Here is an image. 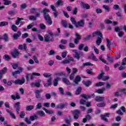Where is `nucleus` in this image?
Returning <instances> with one entry per match:
<instances>
[{"mask_svg":"<svg viewBox=\"0 0 126 126\" xmlns=\"http://www.w3.org/2000/svg\"><path fill=\"white\" fill-rule=\"evenodd\" d=\"M43 17L46 22V24L48 25H52L53 24V22L52 21V19H51V17L49 15V14L47 12H50V10L49 9H44L43 10Z\"/></svg>","mask_w":126,"mask_h":126,"instance_id":"nucleus-1","label":"nucleus"},{"mask_svg":"<svg viewBox=\"0 0 126 126\" xmlns=\"http://www.w3.org/2000/svg\"><path fill=\"white\" fill-rule=\"evenodd\" d=\"M95 35L98 36L96 40V44L97 46H100V44L102 43V40H103V34H102V32L99 31H96L93 32L92 37H95Z\"/></svg>","mask_w":126,"mask_h":126,"instance_id":"nucleus-2","label":"nucleus"},{"mask_svg":"<svg viewBox=\"0 0 126 126\" xmlns=\"http://www.w3.org/2000/svg\"><path fill=\"white\" fill-rule=\"evenodd\" d=\"M48 34L44 35V41L45 42H54V33L51 31L47 32Z\"/></svg>","mask_w":126,"mask_h":126,"instance_id":"nucleus-3","label":"nucleus"},{"mask_svg":"<svg viewBox=\"0 0 126 126\" xmlns=\"http://www.w3.org/2000/svg\"><path fill=\"white\" fill-rule=\"evenodd\" d=\"M73 53H74V57L75 59H76L78 60V61H79L80 60V58L81 57H83V52L81 51H78L77 50H72Z\"/></svg>","mask_w":126,"mask_h":126,"instance_id":"nucleus-4","label":"nucleus"},{"mask_svg":"<svg viewBox=\"0 0 126 126\" xmlns=\"http://www.w3.org/2000/svg\"><path fill=\"white\" fill-rule=\"evenodd\" d=\"M81 114V111L79 110H75L73 112V116L75 120H78L79 115Z\"/></svg>","mask_w":126,"mask_h":126,"instance_id":"nucleus-5","label":"nucleus"},{"mask_svg":"<svg viewBox=\"0 0 126 126\" xmlns=\"http://www.w3.org/2000/svg\"><path fill=\"white\" fill-rule=\"evenodd\" d=\"M13 83L15 84H19L20 85H22L25 83V78L24 77L22 78L21 80H16L15 81H12Z\"/></svg>","mask_w":126,"mask_h":126,"instance_id":"nucleus-6","label":"nucleus"},{"mask_svg":"<svg viewBox=\"0 0 126 126\" xmlns=\"http://www.w3.org/2000/svg\"><path fill=\"white\" fill-rule=\"evenodd\" d=\"M11 54L14 59H16V58H17V57L21 55L20 52H19L17 49H14V50L11 53Z\"/></svg>","mask_w":126,"mask_h":126,"instance_id":"nucleus-7","label":"nucleus"},{"mask_svg":"<svg viewBox=\"0 0 126 126\" xmlns=\"http://www.w3.org/2000/svg\"><path fill=\"white\" fill-rule=\"evenodd\" d=\"M75 36H76V38L74 40V42L76 44H77L79 42V40H81L82 36H81V35L78 34L77 32L75 33Z\"/></svg>","mask_w":126,"mask_h":126,"instance_id":"nucleus-8","label":"nucleus"},{"mask_svg":"<svg viewBox=\"0 0 126 126\" xmlns=\"http://www.w3.org/2000/svg\"><path fill=\"white\" fill-rule=\"evenodd\" d=\"M24 70V68H23V67H19L18 70L14 72H13L12 73V74L13 76H14V75H16V74H20V73H22V72H23Z\"/></svg>","mask_w":126,"mask_h":126,"instance_id":"nucleus-9","label":"nucleus"},{"mask_svg":"<svg viewBox=\"0 0 126 126\" xmlns=\"http://www.w3.org/2000/svg\"><path fill=\"white\" fill-rule=\"evenodd\" d=\"M14 108L16 109V112L18 115L19 114V111H20V102H17L14 104Z\"/></svg>","mask_w":126,"mask_h":126,"instance_id":"nucleus-10","label":"nucleus"},{"mask_svg":"<svg viewBox=\"0 0 126 126\" xmlns=\"http://www.w3.org/2000/svg\"><path fill=\"white\" fill-rule=\"evenodd\" d=\"M84 24H85L84 20H81L76 23L75 27H76V28H79V27H84Z\"/></svg>","mask_w":126,"mask_h":126,"instance_id":"nucleus-11","label":"nucleus"},{"mask_svg":"<svg viewBox=\"0 0 126 126\" xmlns=\"http://www.w3.org/2000/svg\"><path fill=\"white\" fill-rule=\"evenodd\" d=\"M35 94V97L38 100H41L42 97H41V94L40 93H42V90H35L34 91Z\"/></svg>","mask_w":126,"mask_h":126,"instance_id":"nucleus-12","label":"nucleus"},{"mask_svg":"<svg viewBox=\"0 0 126 126\" xmlns=\"http://www.w3.org/2000/svg\"><path fill=\"white\" fill-rule=\"evenodd\" d=\"M7 71V68L4 67L1 70H0V79H1L2 78V75L3 74H5Z\"/></svg>","mask_w":126,"mask_h":126,"instance_id":"nucleus-13","label":"nucleus"},{"mask_svg":"<svg viewBox=\"0 0 126 126\" xmlns=\"http://www.w3.org/2000/svg\"><path fill=\"white\" fill-rule=\"evenodd\" d=\"M109 116H110V113H106L104 114V115H101V117L102 120H103V121H105V122H108V119H107L106 117L109 118Z\"/></svg>","mask_w":126,"mask_h":126,"instance_id":"nucleus-14","label":"nucleus"},{"mask_svg":"<svg viewBox=\"0 0 126 126\" xmlns=\"http://www.w3.org/2000/svg\"><path fill=\"white\" fill-rule=\"evenodd\" d=\"M20 36H21V32L19 31L17 33L14 34L13 38L14 40H17V39H18Z\"/></svg>","mask_w":126,"mask_h":126,"instance_id":"nucleus-15","label":"nucleus"},{"mask_svg":"<svg viewBox=\"0 0 126 126\" xmlns=\"http://www.w3.org/2000/svg\"><path fill=\"white\" fill-rule=\"evenodd\" d=\"M65 106H67V103H60L56 106V109H63Z\"/></svg>","mask_w":126,"mask_h":126,"instance_id":"nucleus-16","label":"nucleus"},{"mask_svg":"<svg viewBox=\"0 0 126 126\" xmlns=\"http://www.w3.org/2000/svg\"><path fill=\"white\" fill-rule=\"evenodd\" d=\"M81 81V78L80 76L78 75L76 77L75 79L73 80L74 83L75 84H78V82H80Z\"/></svg>","mask_w":126,"mask_h":126,"instance_id":"nucleus-17","label":"nucleus"},{"mask_svg":"<svg viewBox=\"0 0 126 126\" xmlns=\"http://www.w3.org/2000/svg\"><path fill=\"white\" fill-rule=\"evenodd\" d=\"M105 99V97H101V96H96L95 98V100L97 102H103Z\"/></svg>","mask_w":126,"mask_h":126,"instance_id":"nucleus-18","label":"nucleus"},{"mask_svg":"<svg viewBox=\"0 0 126 126\" xmlns=\"http://www.w3.org/2000/svg\"><path fill=\"white\" fill-rule=\"evenodd\" d=\"M19 50H26L27 49V45L26 44L24 43L23 45H19L18 46Z\"/></svg>","mask_w":126,"mask_h":126,"instance_id":"nucleus-19","label":"nucleus"},{"mask_svg":"<svg viewBox=\"0 0 126 126\" xmlns=\"http://www.w3.org/2000/svg\"><path fill=\"white\" fill-rule=\"evenodd\" d=\"M34 108H35V106L34 105H27L26 107V110L30 112V111H32Z\"/></svg>","mask_w":126,"mask_h":126,"instance_id":"nucleus-20","label":"nucleus"},{"mask_svg":"<svg viewBox=\"0 0 126 126\" xmlns=\"http://www.w3.org/2000/svg\"><path fill=\"white\" fill-rule=\"evenodd\" d=\"M63 0H58L57 2H56V6L57 7H59V6L60 5H61V6H63Z\"/></svg>","mask_w":126,"mask_h":126,"instance_id":"nucleus-21","label":"nucleus"},{"mask_svg":"<svg viewBox=\"0 0 126 126\" xmlns=\"http://www.w3.org/2000/svg\"><path fill=\"white\" fill-rule=\"evenodd\" d=\"M31 86H32V87H37V88H39V87L41 86V84H40V83L37 82L32 83L31 84Z\"/></svg>","mask_w":126,"mask_h":126,"instance_id":"nucleus-22","label":"nucleus"},{"mask_svg":"<svg viewBox=\"0 0 126 126\" xmlns=\"http://www.w3.org/2000/svg\"><path fill=\"white\" fill-rule=\"evenodd\" d=\"M84 85L86 86V87H89L91 84H92V82L90 80L84 81L83 82Z\"/></svg>","mask_w":126,"mask_h":126,"instance_id":"nucleus-23","label":"nucleus"},{"mask_svg":"<svg viewBox=\"0 0 126 126\" xmlns=\"http://www.w3.org/2000/svg\"><path fill=\"white\" fill-rule=\"evenodd\" d=\"M92 96H95V94H91L90 95H87L86 94H81V96L83 97V98H84L85 99H89V98H91V97H92Z\"/></svg>","mask_w":126,"mask_h":126,"instance_id":"nucleus-24","label":"nucleus"},{"mask_svg":"<svg viewBox=\"0 0 126 126\" xmlns=\"http://www.w3.org/2000/svg\"><path fill=\"white\" fill-rule=\"evenodd\" d=\"M63 82H64V83H65V84H66L67 85H70V84H71L69 80H68V79H67V78H63Z\"/></svg>","mask_w":126,"mask_h":126,"instance_id":"nucleus-25","label":"nucleus"},{"mask_svg":"<svg viewBox=\"0 0 126 126\" xmlns=\"http://www.w3.org/2000/svg\"><path fill=\"white\" fill-rule=\"evenodd\" d=\"M105 90H106V89L105 88H102V89L97 90L96 92V93H98V94H103Z\"/></svg>","mask_w":126,"mask_h":126,"instance_id":"nucleus-26","label":"nucleus"},{"mask_svg":"<svg viewBox=\"0 0 126 126\" xmlns=\"http://www.w3.org/2000/svg\"><path fill=\"white\" fill-rule=\"evenodd\" d=\"M106 42L107 43V48H108L109 50L111 51V45H112V43H111V40L108 38H106Z\"/></svg>","mask_w":126,"mask_h":126,"instance_id":"nucleus-27","label":"nucleus"},{"mask_svg":"<svg viewBox=\"0 0 126 126\" xmlns=\"http://www.w3.org/2000/svg\"><path fill=\"white\" fill-rule=\"evenodd\" d=\"M6 112L7 113H8V114H9V115L11 116V118H12L13 119H16V117L15 116V115H14V113H13V112L8 110V109L6 110Z\"/></svg>","mask_w":126,"mask_h":126,"instance_id":"nucleus-28","label":"nucleus"},{"mask_svg":"<svg viewBox=\"0 0 126 126\" xmlns=\"http://www.w3.org/2000/svg\"><path fill=\"white\" fill-rule=\"evenodd\" d=\"M81 90H82V88L80 87H79L76 91V95H79V94H80V93H81Z\"/></svg>","mask_w":126,"mask_h":126,"instance_id":"nucleus-29","label":"nucleus"},{"mask_svg":"<svg viewBox=\"0 0 126 126\" xmlns=\"http://www.w3.org/2000/svg\"><path fill=\"white\" fill-rule=\"evenodd\" d=\"M38 119V116L35 115L33 116H31L30 117V121H35V120H37Z\"/></svg>","mask_w":126,"mask_h":126,"instance_id":"nucleus-30","label":"nucleus"},{"mask_svg":"<svg viewBox=\"0 0 126 126\" xmlns=\"http://www.w3.org/2000/svg\"><path fill=\"white\" fill-rule=\"evenodd\" d=\"M3 40H4L5 42H8V35H7V34L4 33L3 34Z\"/></svg>","mask_w":126,"mask_h":126,"instance_id":"nucleus-31","label":"nucleus"},{"mask_svg":"<svg viewBox=\"0 0 126 126\" xmlns=\"http://www.w3.org/2000/svg\"><path fill=\"white\" fill-rule=\"evenodd\" d=\"M103 85H105V83L103 82H99L97 83L94 86L96 87H99L100 86H103Z\"/></svg>","mask_w":126,"mask_h":126,"instance_id":"nucleus-32","label":"nucleus"},{"mask_svg":"<svg viewBox=\"0 0 126 126\" xmlns=\"http://www.w3.org/2000/svg\"><path fill=\"white\" fill-rule=\"evenodd\" d=\"M17 20L15 22V25H19V23H20V21H21V20H23L24 19H23L22 18L17 17Z\"/></svg>","mask_w":126,"mask_h":126,"instance_id":"nucleus-33","label":"nucleus"},{"mask_svg":"<svg viewBox=\"0 0 126 126\" xmlns=\"http://www.w3.org/2000/svg\"><path fill=\"white\" fill-rule=\"evenodd\" d=\"M62 25H63L64 28H66V27H67V22L66 21L63 20L62 21Z\"/></svg>","mask_w":126,"mask_h":126,"instance_id":"nucleus-34","label":"nucleus"},{"mask_svg":"<svg viewBox=\"0 0 126 126\" xmlns=\"http://www.w3.org/2000/svg\"><path fill=\"white\" fill-rule=\"evenodd\" d=\"M61 80V78L57 77L54 80V86H57L58 85V82Z\"/></svg>","mask_w":126,"mask_h":126,"instance_id":"nucleus-35","label":"nucleus"},{"mask_svg":"<svg viewBox=\"0 0 126 126\" xmlns=\"http://www.w3.org/2000/svg\"><path fill=\"white\" fill-rule=\"evenodd\" d=\"M6 25H8V22H0V27H2L3 26H6Z\"/></svg>","mask_w":126,"mask_h":126,"instance_id":"nucleus-36","label":"nucleus"},{"mask_svg":"<svg viewBox=\"0 0 126 126\" xmlns=\"http://www.w3.org/2000/svg\"><path fill=\"white\" fill-rule=\"evenodd\" d=\"M122 30H123V28H120L119 27H116L115 28V32H122Z\"/></svg>","mask_w":126,"mask_h":126,"instance_id":"nucleus-37","label":"nucleus"},{"mask_svg":"<svg viewBox=\"0 0 126 126\" xmlns=\"http://www.w3.org/2000/svg\"><path fill=\"white\" fill-rule=\"evenodd\" d=\"M102 7H103V8H104L105 9V10L107 11V12H109V11H110V7H109V6H108L107 5H103Z\"/></svg>","mask_w":126,"mask_h":126,"instance_id":"nucleus-38","label":"nucleus"},{"mask_svg":"<svg viewBox=\"0 0 126 126\" xmlns=\"http://www.w3.org/2000/svg\"><path fill=\"white\" fill-rule=\"evenodd\" d=\"M99 60L101 62H102V63H106V64H108V63H107V62L106 61V60L103 59V55H100L99 56Z\"/></svg>","mask_w":126,"mask_h":126,"instance_id":"nucleus-39","label":"nucleus"},{"mask_svg":"<svg viewBox=\"0 0 126 126\" xmlns=\"http://www.w3.org/2000/svg\"><path fill=\"white\" fill-rule=\"evenodd\" d=\"M82 7L83 8H86V9H90V5L88 4H83Z\"/></svg>","mask_w":126,"mask_h":126,"instance_id":"nucleus-40","label":"nucleus"},{"mask_svg":"<svg viewBox=\"0 0 126 126\" xmlns=\"http://www.w3.org/2000/svg\"><path fill=\"white\" fill-rule=\"evenodd\" d=\"M70 21L72 24L75 25V26H76L77 23H76V21L75 20V18L71 17L70 18Z\"/></svg>","mask_w":126,"mask_h":126,"instance_id":"nucleus-41","label":"nucleus"},{"mask_svg":"<svg viewBox=\"0 0 126 126\" xmlns=\"http://www.w3.org/2000/svg\"><path fill=\"white\" fill-rule=\"evenodd\" d=\"M64 122L67 126H71V124L70 123V121L68 119H67V118L65 119H64Z\"/></svg>","mask_w":126,"mask_h":126,"instance_id":"nucleus-42","label":"nucleus"},{"mask_svg":"<svg viewBox=\"0 0 126 126\" xmlns=\"http://www.w3.org/2000/svg\"><path fill=\"white\" fill-rule=\"evenodd\" d=\"M4 5H8L10 3H11V1L7 0H3Z\"/></svg>","mask_w":126,"mask_h":126,"instance_id":"nucleus-43","label":"nucleus"},{"mask_svg":"<svg viewBox=\"0 0 126 126\" xmlns=\"http://www.w3.org/2000/svg\"><path fill=\"white\" fill-rule=\"evenodd\" d=\"M11 29L14 32H17V27L15 25H13L11 26Z\"/></svg>","mask_w":126,"mask_h":126,"instance_id":"nucleus-44","label":"nucleus"},{"mask_svg":"<svg viewBox=\"0 0 126 126\" xmlns=\"http://www.w3.org/2000/svg\"><path fill=\"white\" fill-rule=\"evenodd\" d=\"M55 76H63V75H65V73L62 72L60 73H57L54 75Z\"/></svg>","mask_w":126,"mask_h":126,"instance_id":"nucleus-45","label":"nucleus"},{"mask_svg":"<svg viewBox=\"0 0 126 126\" xmlns=\"http://www.w3.org/2000/svg\"><path fill=\"white\" fill-rule=\"evenodd\" d=\"M37 114L40 116V117H45V112L42 111H37Z\"/></svg>","mask_w":126,"mask_h":126,"instance_id":"nucleus-46","label":"nucleus"},{"mask_svg":"<svg viewBox=\"0 0 126 126\" xmlns=\"http://www.w3.org/2000/svg\"><path fill=\"white\" fill-rule=\"evenodd\" d=\"M29 19L30 20H33V21H35V20H37V18H36V17L33 15L30 16Z\"/></svg>","mask_w":126,"mask_h":126,"instance_id":"nucleus-47","label":"nucleus"},{"mask_svg":"<svg viewBox=\"0 0 126 126\" xmlns=\"http://www.w3.org/2000/svg\"><path fill=\"white\" fill-rule=\"evenodd\" d=\"M3 59L5 60V61H9L10 60V57L8 55H5L3 57Z\"/></svg>","mask_w":126,"mask_h":126,"instance_id":"nucleus-48","label":"nucleus"},{"mask_svg":"<svg viewBox=\"0 0 126 126\" xmlns=\"http://www.w3.org/2000/svg\"><path fill=\"white\" fill-rule=\"evenodd\" d=\"M32 59L33 61H34L35 63H39V60H38V58H37V56H33L32 57Z\"/></svg>","mask_w":126,"mask_h":126,"instance_id":"nucleus-49","label":"nucleus"},{"mask_svg":"<svg viewBox=\"0 0 126 126\" xmlns=\"http://www.w3.org/2000/svg\"><path fill=\"white\" fill-rule=\"evenodd\" d=\"M72 13L74 15H76L77 14V8L75 7L72 10Z\"/></svg>","mask_w":126,"mask_h":126,"instance_id":"nucleus-50","label":"nucleus"},{"mask_svg":"<svg viewBox=\"0 0 126 126\" xmlns=\"http://www.w3.org/2000/svg\"><path fill=\"white\" fill-rule=\"evenodd\" d=\"M88 65L92 66V65H93V64H92V63H84L83 64L82 67H84V66H87Z\"/></svg>","mask_w":126,"mask_h":126,"instance_id":"nucleus-51","label":"nucleus"},{"mask_svg":"<svg viewBox=\"0 0 126 126\" xmlns=\"http://www.w3.org/2000/svg\"><path fill=\"white\" fill-rule=\"evenodd\" d=\"M11 65L14 69H16L18 67V64L12 63Z\"/></svg>","mask_w":126,"mask_h":126,"instance_id":"nucleus-52","label":"nucleus"},{"mask_svg":"<svg viewBox=\"0 0 126 126\" xmlns=\"http://www.w3.org/2000/svg\"><path fill=\"white\" fill-rule=\"evenodd\" d=\"M25 122H26L28 125H31V121L28 118H26L25 119Z\"/></svg>","mask_w":126,"mask_h":126,"instance_id":"nucleus-53","label":"nucleus"},{"mask_svg":"<svg viewBox=\"0 0 126 126\" xmlns=\"http://www.w3.org/2000/svg\"><path fill=\"white\" fill-rule=\"evenodd\" d=\"M90 38H91V35H88V36L84 37L83 40L84 41H89V40H90Z\"/></svg>","mask_w":126,"mask_h":126,"instance_id":"nucleus-54","label":"nucleus"},{"mask_svg":"<svg viewBox=\"0 0 126 126\" xmlns=\"http://www.w3.org/2000/svg\"><path fill=\"white\" fill-rule=\"evenodd\" d=\"M66 55H67V51L63 52L62 54V57L63 59H64L66 57Z\"/></svg>","mask_w":126,"mask_h":126,"instance_id":"nucleus-55","label":"nucleus"},{"mask_svg":"<svg viewBox=\"0 0 126 126\" xmlns=\"http://www.w3.org/2000/svg\"><path fill=\"white\" fill-rule=\"evenodd\" d=\"M42 108V103L39 102L36 106V110H40V108Z\"/></svg>","mask_w":126,"mask_h":126,"instance_id":"nucleus-56","label":"nucleus"},{"mask_svg":"<svg viewBox=\"0 0 126 126\" xmlns=\"http://www.w3.org/2000/svg\"><path fill=\"white\" fill-rule=\"evenodd\" d=\"M24 117H25V112H24V111H22L20 113V118H21V119H23Z\"/></svg>","mask_w":126,"mask_h":126,"instance_id":"nucleus-57","label":"nucleus"},{"mask_svg":"<svg viewBox=\"0 0 126 126\" xmlns=\"http://www.w3.org/2000/svg\"><path fill=\"white\" fill-rule=\"evenodd\" d=\"M105 74V73L104 72H102L100 74H99L97 76L98 79H102L103 78V76Z\"/></svg>","mask_w":126,"mask_h":126,"instance_id":"nucleus-58","label":"nucleus"},{"mask_svg":"<svg viewBox=\"0 0 126 126\" xmlns=\"http://www.w3.org/2000/svg\"><path fill=\"white\" fill-rule=\"evenodd\" d=\"M70 63V61H69L68 60H65L61 62V63H63V64H66V63Z\"/></svg>","mask_w":126,"mask_h":126,"instance_id":"nucleus-59","label":"nucleus"},{"mask_svg":"<svg viewBox=\"0 0 126 126\" xmlns=\"http://www.w3.org/2000/svg\"><path fill=\"white\" fill-rule=\"evenodd\" d=\"M75 76V74H72V73L69 75L70 80H73L74 79V77Z\"/></svg>","mask_w":126,"mask_h":126,"instance_id":"nucleus-60","label":"nucleus"},{"mask_svg":"<svg viewBox=\"0 0 126 126\" xmlns=\"http://www.w3.org/2000/svg\"><path fill=\"white\" fill-rule=\"evenodd\" d=\"M16 12H17L15 11L11 10L8 12V14H9L10 15H14V14H16Z\"/></svg>","mask_w":126,"mask_h":126,"instance_id":"nucleus-61","label":"nucleus"},{"mask_svg":"<svg viewBox=\"0 0 126 126\" xmlns=\"http://www.w3.org/2000/svg\"><path fill=\"white\" fill-rule=\"evenodd\" d=\"M45 96L47 100H50V99H51V94H45Z\"/></svg>","mask_w":126,"mask_h":126,"instance_id":"nucleus-62","label":"nucleus"},{"mask_svg":"<svg viewBox=\"0 0 126 126\" xmlns=\"http://www.w3.org/2000/svg\"><path fill=\"white\" fill-rule=\"evenodd\" d=\"M121 64L122 65H126V58H124L123 60H122V62L121 63Z\"/></svg>","mask_w":126,"mask_h":126,"instance_id":"nucleus-63","label":"nucleus"},{"mask_svg":"<svg viewBox=\"0 0 126 126\" xmlns=\"http://www.w3.org/2000/svg\"><path fill=\"white\" fill-rule=\"evenodd\" d=\"M96 105L97 107H105V106H106V104L104 103H98V104H97Z\"/></svg>","mask_w":126,"mask_h":126,"instance_id":"nucleus-64","label":"nucleus"}]
</instances>
